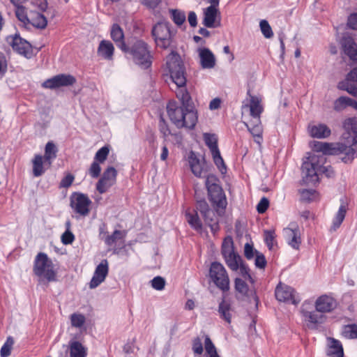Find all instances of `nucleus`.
Returning <instances> with one entry per match:
<instances>
[{
	"label": "nucleus",
	"mask_w": 357,
	"mask_h": 357,
	"mask_svg": "<svg viewBox=\"0 0 357 357\" xmlns=\"http://www.w3.org/2000/svg\"><path fill=\"white\" fill-rule=\"evenodd\" d=\"M166 66L172 82L176 85V95L181 102L178 106L175 102H169L167 112L170 121L178 128L192 130L197 121V112L195 110L191 96L185 88V68L180 55L175 51L167 56Z\"/></svg>",
	"instance_id": "f257e3e1"
},
{
	"label": "nucleus",
	"mask_w": 357,
	"mask_h": 357,
	"mask_svg": "<svg viewBox=\"0 0 357 357\" xmlns=\"http://www.w3.org/2000/svg\"><path fill=\"white\" fill-rule=\"evenodd\" d=\"M344 132L342 139L349 145L342 142H335L333 155H342L341 160L344 163H351L357 156V119L348 118L342 123Z\"/></svg>",
	"instance_id": "f03ea898"
},
{
	"label": "nucleus",
	"mask_w": 357,
	"mask_h": 357,
	"mask_svg": "<svg viewBox=\"0 0 357 357\" xmlns=\"http://www.w3.org/2000/svg\"><path fill=\"white\" fill-rule=\"evenodd\" d=\"M123 52L128 54L133 63L141 69L147 70L151 67L153 56L149 45L145 41L137 40Z\"/></svg>",
	"instance_id": "7ed1b4c3"
},
{
	"label": "nucleus",
	"mask_w": 357,
	"mask_h": 357,
	"mask_svg": "<svg viewBox=\"0 0 357 357\" xmlns=\"http://www.w3.org/2000/svg\"><path fill=\"white\" fill-rule=\"evenodd\" d=\"M205 185L208 192V199L212 206L218 208L225 209L227 202L225 194L220 184L219 178L214 174H208Z\"/></svg>",
	"instance_id": "20e7f679"
},
{
	"label": "nucleus",
	"mask_w": 357,
	"mask_h": 357,
	"mask_svg": "<svg viewBox=\"0 0 357 357\" xmlns=\"http://www.w3.org/2000/svg\"><path fill=\"white\" fill-rule=\"evenodd\" d=\"M33 273L39 278V281L47 282L56 281V273L54 269L52 261L44 252L38 253L34 260Z\"/></svg>",
	"instance_id": "39448f33"
},
{
	"label": "nucleus",
	"mask_w": 357,
	"mask_h": 357,
	"mask_svg": "<svg viewBox=\"0 0 357 357\" xmlns=\"http://www.w3.org/2000/svg\"><path fill=\"white\" fill-rule=\"evenodd\" d=\"M176 31L172 29L169 22H160L153 25L151 29L153 36L157 47L166 50L173 43Z\"/></svg>",
	"instance_id": "423d86ee"
},
{
	"label": "nucleus",
	"mask_w": 357,
	"mask_h": 357,
	"mask_svg": "<svg viewBox=\"0 0 357 357\" xmlns=\"http://www.w3.org/2000/svg\"><path fill=\"white\" fill-rule=\"evenodd\" d=\"M221 254L227 266L233 271L238 270L241 261V257L235 252L234 241L231 236L225 238L222 243Z\"/></svg>",
	"instance_id": "0eeeda50"
},
{
	"label": "nucleus",
	"mask_w": 357,
	"mask_h": 357,
	"mask_svg": "<svg viewBox=\"0 0 357 357\" xmlns=\"http://www.w3.org/2000/svg\"><path fill=\"white\" fill-rule=\"evenodd\" d=\"M318 155L314 154L302 165V181L305 185H314L319 181V168Z\"/></svg>",
	"instance_id": "6e6552de"
},
{
	"label": "nucleus",
	"mask_w": 357,
	"mask_h": 357,
	"mask_svg": "<svg viewBox=\"0 0 357 357\" xmlns=\"http://www.w3.org/2000/svg\"><path fill=\"white\" fill-rule=\"evenodd\" d=\"M209 277L215 286L222 291L229 289V278L224 266L217 261L212 262L209 269Z\"/></svg>",
	"instance_id": "1a4fd4ad"
},
{
	"label": "nucleus",
	"mask_w": 357,
	"mask_h": 357,
	"mask_svg": "<svg viewBox=\"0 0 357 357\" xmlns=\"http://www.w3.org/2000/svg\"><path fill=\"white\" fill-rule=\"evenodd\" d=\"M203 138L206 145L208 147L211 153L215 165L222 174H225L227 167L218 149V137L216 135L205 132L203 135Z\"/></svg>",
	"instance_id": "9d476101"
},
{
	"label": "nucleus",
	"mask_w": 357,
	"mask_h": 357,
	"mask_svg": "<svg viewBox=\"0 0 357 357\" xmlns=\"http://www.w3.org/2000/svg\"><path fill=\"white\" fill-rule=\"evenodd\" d=\"M70 206L75 213L83 217L89 215L92 202L86 195L73 192L70 197Z\"/></svg>",
	"instance_id": "9b49d317"
},
{
	"label": "nucleus",
	"mask_w": 357,
	"mask_h": 357,
	"mask_svg": "<svg viewBox=\"0 0 357 357\" xmlns=\"http://www.w3.org/2000/svg\"><path fill=\"white\" fill-rule=\"evenodd\" d=\"M275 296L280 302L296 305L301 301V298L295 289L290 286L280 282L275 288Z\"/></svg>",
	"instance_id": "f8f14e48"
},
{
	"label": "nucleus",
	"mask_w": 357,
	"mask_h": 357,
	"mask_svg": "<svg viewBox=\"0 0 357 357\" xmlns=\"http://www.w3.org/2000/svg\"><path fill=\"white\" fill-rule=\"evenodd\" d=\"M6 41L12 47L13 50L19 54L23 55L26 58L31 57L32 54L31 45L19 35L15 34L14 36H8Z\"/></svg>",
	"instance_id": "ddd939ff"
},
{
	"label": "nucleus",
	"mask_w": 357,
	"mask_h": 357,
	"mask_svg": "<svg viewBox=\"0 0 357 357\" xmlns=\"http://www.w3.org/2000/svg\"><path fill=\"white\" fill-rule=\"evenodd\" d=\"M76 82L74 76L69 74H59L46 79L42 86L45 89H55L62 86H70Z\"/></svg>",
	"instance_id": "4468645a"
},
{
	"label": "nucleus",
	"mask_w": 357,
	"mask_h": 357,
	"mask_svg": "<svg viewBox=\"0 0 357 357\" xmlns=\"http://www.w3.org/2000/svg\"><path fill=\"white\" fill-rule=\"evenodd\" d=\"M117 171L113 167L107 168L101 178L96 183V190L99 193L103 194L111 188L116 181Z\"/></svg>",
	"instance_id": "2eb2a0df"
},
{
	"label": "nucleus",
	"mask_w": 357,
	"mask_h": 357,
	"mask_svg": "<svg viewBox=\"0 0 357 357\" xmlns=\"http://www.w3.org/2000/svg\"><path fill=\"white\" fill-rule=\"evenodd\" d=\"M284 235L289 245L295 250H298L301 243V231L298 225L291 222L283 230Z\"/></svg>",
	"instance_id": "dca6fc26"
},
{
	"label": "nucleus",
	"mask_w": 357,
	"mask_h": 357,
	"mask_svg": "<svg viewBox=\"0 0 357 357\" xmlns=\"http://www.w3.org/2000/svg\"><path fill=\"white\" fill-rule=\"evenodd\" d=\"M109 271V264L107 259H102L96 266L93 275L89 282V287L95 289L105 280Z\"/></svg>",
	"instance_id": "f3484780"
},
{
	"label": "nucleus",
	"mask_w": 357,
	"mask_h": 357,
	"mask_svg": "<svg viewBox=\"0 0 357 357\" xmlns=\"http://www.w3.org/2000/svg\"><path fill=\"white\" fill-rule=\"evenodd\" d=\"M310 302L305 301L303 303V307L301 308V312L302 316L304 317L305 321L307 323L309 328H314L319 324H323L326 317L323 314L322 312L315 310L308 311L303 308V306Z\"/></svg>",
	"instance_id": "a211bd4d"
},
{
	"label": "nucleus",
	"mask_w": 357,
	"mask_h": 357,
	"mask_svg": "<svg viewBox=\"0 0 357 357\" xmlns=\"http://www.w3.org/2000/svg\"><path fill=\"white\" fill-rule=\"evenodd\" d=\"M338 88L357 96V67L354 68L346 76L344 81L339 82Z\"/></svg>",
	"instance_id": "6ab92c4d"
},
{
	"label": "nucleus",
	"mask_w": 357,
	"mask_h": 357,
	"mask_svg": "<svg viewBox=\"0 0 357 357\" xmlns=\"http://www.w3.org/2000/svg\"><path fill=\"white\" fill-rule=\"evenodd\" d=\"M337 306V302L333 296L323 294L319 296L314 303L315 309L324 313L333 312Z\"/></svg>",
	"instance_id": "aec40b11"
},
{
	"label": "nucleus",
	"mask_w": 357,
	"mask_h": 357,
	"mask_svg": "<svg viewBox=\"0 0 357 357\" xmlns=\"http://www.w3.org/2000/svg\"><path fill=\"white\" fill-rule=\"evenodd\" d=\"M188 162L192 173L196 177L202 178L206 176L204 174L206 164L204 160H201L193 151H191L188 155Z\"/></svg>",
	"instance_id": "412c9836"
},
{
	"label": "nucleus",
	"mask_w": 357,
	"mask_h": 357,
	"mask_svg": "<svg viewBox=\"0 0 357 357\" xmlns=\"http://www.w3.org/2000/svg\"><path fill=\"white\" fill-rule=\"evenodd\" d=\"M220 14L218 9L213 6H208L204 10L202 23L207 28H216L220 26V20H216Z\"/></svg>",
	"instance_id": "4be33fe9"
},
{
	"label": "nucleus",
	"mask_w": 357,
	"mask_h": 357,
	"mask_svg": "<svg viewBox=\"0 0 357 357\" xmlns=\"http://www.w3.org/2000/svg\"><path fill=\"white\" fill-rule=\"evenodd\" d=\"M197 51L202 68L203 69L213 68L216 63L213 53L207 47H199Z\"/></svg>",
	"instance_id": "5701e85b"
},
{
	"label": "nucleus",
	"mask_w": 357,
	"mask_h": 357,
	"mask_svg": "<svg viewBox=\"0 0 357 357\" xmlns=\"http://www.w3.org/2000/svg\"><path fill=\"white\" fill-rule=\"evenodd\" d=\"M307 132L312 138L326 139L331 135V128L324 123L310 124Z\"/></svg>",
	"instance_id": "b1692460"
},
{
	"label": "nucleus",
	"mask_w": 357,
	"mask_h": 357,
	"mask_svg": "<svg viewBox=\"0 0 357 357\" xmlns=\"http://www.w3.org/2000/svg\"><path fill=\"white\" fill-rule=\"evenodd\" d=\"M341 45L344 54L349 56L350 60L357 63V45L354 40L349 36L343 37Z\"/></svg>",
	"instance_id": "393cba45"
},
{
	"label": "nucleus",
	"mask_w": 357,
	"mask_h": 357,
	"mask_svg": "<svg viewBox=\"0 0 357 357\" xmlns=\"http://www.w3.org/2000/svg\"><path fill=\"white\" fill-rule=\"evenodd\" d=\"M110 36L116 46L123 52L127 50V45L124 41V33L118 24H114L110 29Z\"/></svg>",
	"instance_id": "a878e982"
},
{
	"label": "nucleus",
	"mask_w": 357,
	"mask_h": 357,
	"mask_svg": "<svg viewBox=\"0 0 357 357\" xmlns=\"http://www.w3.org/2000/svg\"><path fill=\"white\" fill-rule=\"evenodd\" d=\"M114 47L109 40H102L100 42L97 54L100 58L111 61L113 59Z\"/></svg>",
	"instance_id": "bb28decb"
},
{
	"label": "nucleus",
	"mask_w": 357,
	"mask_h": 357,
	"mask_svg": "<svg viewBox=\"0 0 357 357\" xmlns=\"http://www.w3.org/2000/svg\"><path fill=\"white\" fill-rule=\"evenodd\" d=\"M248 94L250 97V116L255 119L256 121H259L260 119V115L263 112V107L261 105V99L256 96H251L250 91H248Z\"/></svg>",
	"instance_id": "cd10ccee"
},
{
	"label": "nucleus",
	"mask_w": 357,
	"mask_h": 357,
	"mask_svg": "<svg viewBox=\"0 0 357 357\" xmlns=\"http://www.w3.org/2000/svg\"><path fill=\"white\" fill-rule=\"evenodd\" d=\"M245 126L255 138V142L259 145H261L262 142L263 129L260 119H259V121H256L255 119H252L250 123H245Z\"/></svg>",
	"instance_id": "c85d7f7f"
},
{
	"label": "nucleus",
	"mask_w": 357,
	"mask_h": 357,
	"mask_svg": "<svg viewBox=\"0 0 357 357\" xmlns=\"http://www.w3.org/2000/svg\"><path fill=\"white\" fill-rule=\"evenodd\" d=\"M335 142H325L314 141L311 144V147L314 152L322 153L324 155H333Z\"/></svg>",
	"instance_id": "c756f323"
},
{
	"label": "nucleus",
	"mask_w": 357,
	"mask_h": 357,
	"mask_svg": "<svg viewBox=\"0 0 357 357\" xmlns=\"http://www.w3.org/2000/svg\"><path fill=\"white\" fill-rule=\"evenodd\" d=\"M234 283L235 289L238 294L245 297H249L250 294L253 296L254 300L257 303L258 302V297L256 293L249 290L248 285L244 280L237 278L235 279Z\"/></svg>",
	"instance_id": "7c9ffc66"
},
{
	"label": "nucleus",
	"mask_w": 357,
	"mask_h": 357,
	"mask_svg": "<svg viewBox=\"0 0 357 357\" xmlns=\"http://www.w3.org/2000/svg\"><path fill=\"white\" fill-rule=\"evenodd\" d=\"M45 165H47V162H45V160L41 155H35L32 159L33 175L35 177L42 176L46 170L45 168Z\"/></svg>",
	"instance_id": "2f4dec72"
},
{
	"label": "nucleus",
	"mask_w": 357,
	"mask_h": 357,
	"mask_svg": "<svg viewBox=\"0 0 357 357\" xmlns=\"http://www.w3.org/2000/svg\"><path fill=\"white\" fill-rule=\"evenodd\" d=\"M185 215L188 223L193 229L196 231L202 230V223L197 211L188 209L185 211Z\"/></svg>",
	"instance_id": "473e14b6"
},
{
	"label": "nucleus",
	"mask_w": 357,
	"mask_h": 357,
	"mask_svg": "<svg viewBox=\"0 0 357 357\" xmlns=\"http://www.w3.org/2000/svg\"><path fill=\"white\" fill-rule=\"evenodd\" d=\"M231 306L230 302L223 298L219 303L218 312L220 314V318L224 319L228 324H230L231 321Z\"/></svg>",
	"instance_id": "72a5a7b5"
},
{
	"label": "nucleus",
	"mask_w": 357,
	"mask_h": 357,
	"mask_svg": "<svg viewBox=\"0 0 357 357\" xmlns=\"http://www.w3.org/2000/svg\"><path fill=\"white\" fill-rule=\"evenodd\" d=\"M58 149L53 142H48L45 147V155L43 157L45 162H47L48 167H50L53 160L56 158Z\"/></svg>",
	"instance_id": "f704fd0d"
},
{
	"label": "nucleus",
	"mask_w": 357,
	"mask_h": 357,
	"mask_svg": "<svg viewBox=\"0 0 357 357\" xmlns=\"http://www.w3.org/2000/svg\"><path fill=\"white\" fill-rule=\"evenodd\" d=\"M47 20L46 17L39 13H31L29 15V21L27 24H31L38 29H45L47 26Z\"/></svg>",
	"instance_id": "c9c22d12"
},
{
	"label": "nucleus",
	"mask_w": 357,
	"mask_h": 357,
	"mask_svg": "<svg viewBox=\"0 0 357 357\" xmlns=\"http://www.w3.org/2000/svg\"><path fill=\"white\" fill-rule=\"evenodd\" d=\"M356 101L346 96H341L334 102V109L340 112L347 108L351 107L356 109Z\"/></svg>",
	"instance_id": "e433bc0d"
},
{
	"label": "nucleus",
	"mask_w": 357,
	"mask_h": 357,
	"mask_svg": "<svg viewBox=\"0 0 357 357\" xmlns=\"http://www.w3.org/2000/svg\"><path fill=\"white\" fill-rule=\"evenodd\" d=\"M70 357H86L85 347L78 341H70L69 343Z\"/></svg>",
	"instance_id": "4c0bfd02"
},
{
	"label": "nucleus",
	"mask_w": 357,
	"mask_h": 357,
	"mask_svg": "<svg viewBox=\"0 0 357 357\" xmlns=\"http://www.w3.org/2000/svg\"><path fill=\"white\" fill-rule=\"evenodd\" d=\"M206 224L210 227L211 232L215 235L220 230L219 218L213 211V215L207 213L203 216Z\"/></svg>",
	"instance_id": "58836bf2"
},
{
	"label": "nucleus",
	"mask_w": 357,
	"mask_h": 357,
	"mask_svg": "<svg viewBox=\"0 0 357 357\" xmlns=\"http://www.w3.org/2000/svg\"><path fill=\"white\" fill-rule=\"evenodd\" d=\"M347 209V208L346 205L342 202L333 220V225L331 227L333 230H336L342 225V222L345 218Z\"/></svg>",
	"instance_id": "ea45409f"
},
{
	"label": "nucleus",
	"mask_w": 357,
	"mask_h": 357,
	"mask_svg": "<svg viewBox=\"0 0 357 357\" xmlns=\"http://www.w3.org/2000/svg\"><path fill=\"white\" fill-rule=\"evenodd\" d=\"M298 192L301 195V200L303 202L310 203L316 201L319 198V193L313 189H301Z\"/></svg>",
	"instance_id": "a19ab883"
},
{
	"label": "nucleus",
	"mask_w": 357,
	"mask_h": 357,
	"mask_svg": "<svg viewBox=\"0 0 357 357\" xmlns=\"http://www.w3.org/2000/svg\"><path fill=\"white\" fill-rule=\"evenodd\" d=\"M319 159V175L325 174L327 177H333L334 176V170L331 165L324 166L326 162V158L324 155H318Z\"/></svg>",
	"instance_id": "79ce46f5"
},
{
	"label": "nucleus",
	"mask_w": 357,
	"mask_h": 357,
	"mask_svg": "<svg viewBox=\"0 0 357 357\" xmlns=\"http://www.w3.org/2000/svg\"><path fill=\"white\" fill-rule=\"evenodd\" d=\"M342 335L347 339H357V325L351 324L343 326Z\"/></svg>",
	"instance_id": "37998d69"
},
{
	"label": "nucleus",
	"mask_w": 357,
	"mask_h": 357,
	"mask_svg": "<svg viewBox=\"0 0 357 357\" xmlns=\"http://www.w3.org/2000/svg\"><path fill=\"white\" fill-rule=\"evenodd\" d=\"M328 355H333L334 357H344L343 347L339 340L333 339Z\"/></svg>",
	"instance_id": "c03bdc74"
},
{
	"label": "nucleus",
	"mask_w": 357,
	"mask_h": 357,
	"mask_svg": "<svg viewBox=\"0 0 357 357\" xmlns=\"http://www.w3.org/2000/svg\"><path fill=\"white\" fill-rule=\"evenodd\" d=\"M204 346L207 354L206 357H220L218 354L216 347L208 335L205 336Z\"/></svg>",
	"instance_id": "a18cd8bd"
},
{
	"label": "nucleus",
	"mask_w": 357,
	"mask_h": 357,
	"mask_svg": "<svg viewBox=\"0 0 357 357\" xmlns=\"http://www.w3.org/2000/svg\"><path fill=\"white\" fill-rule=\"evenodd\" d=\"M126 234L124 232L120 230H115L112 234L106 235L105 237V243L108 246H112L119 239H122L125 237Z\"/></svg>",
	"instance_id": "49530a36"
},
{
	"label": "nucleus",
	"mask_w": 357,
	"mask_h": 357,
	"mask_svg": "<svg viewBox=\"0 0 357 357\" xmlns=\"http://www.w3.org/2000/svg\"><path fill=\"white\" fill-rule=\"evenodd\" d=\"M86 321L85 316L80 313H73L70 315V322L72 326L75 328H82Z\"/></svg>",
	"instance_id": "de8ad7c7"
},
{
	"label": "nucleus",
	"mask_w": 357,
	"mask_h": 357,
	"mask_svg": "<svg viewBox=\"0 0 357 357\" xmlns=\"http://www.w3.org/2000/svg\"><path fill=\"white\" fill-rule=\"evenodd\" d=\"M169 12L172 15L173 22L178 26L183 24L185 21V15L184 12L177 9H171Z\"/></svg>",
	"instance_id": "09e8293b"
},
{
	"label": "nucleus",
	"mask_w": 357,
	"mask_h": 357,
	"mask_svg": "<svg viewBox=\"0 0 357 357\" xmlns=\"http://www.w3.org/2000/svg\"><path fill=\"white\" fill-rule=\"evenodd\" d=\"M259 26L263 36L266 38H270L273 36L272 29L266 20H261L259 22Z\"/></svg>",
	"instance_id": "8fccbe9b"
},
{
	"label": "nucleus",
	"mask_w": 357,
	"mask_h": 357,
	"mask_svg": "<svg viewBox=\"0 0 357 357\" xmlns=\"http://www.w3.org/2000/svg\"><path fill=\"white\" fill-rule=\"evenodd\" d=\"M13 343V339L11 337H8L1 348L0 353L1 357H8L10 356Z\"/></svg>",
	"instance_id": "3c124183"
},
{
	"label": "nucleus",
	"mask_w": 357,
	"mask_h": 357,
	"mask_svg": "<svg viewBox=\"0 0 357 357\" xmlns=\"http://www.w3.org/2000/svg\"><path fill=\"white\" fill-rule=\"evenodd\" d=\"M15 15L17 19L24 24H27L29 21V17L27 16L25 8L22 6H17Z\"/></svg>",
	"instance_id": "603ef678"
},
{
	"label": "nucleus",
	"mask_w": 357,
	"mask_h": 357,
	"mask_svg": "<svg viewBox=\"0 0 357 357\" xmlns=\"http://www.w3.org/2000/svg\"><path fill=\"white\" fill-rule=\"evenodd\" d=\"M109 147L105 146L100 148L96 153L94 157V160L98 162H103L106 159L109 154Z\"/></svg>",
	"instance_id": "864d4df0"
},
{
	"label": "nucleus",
	"mask_w": 357,
	"mask_h": 357,
	"mask_svg": "<svg viewBox=\"0 0 357 357\" xmlns=\"http://www.w3.org/2000/svg\"><path fill=\"white\" fill-rule=\"evenodd\" d=\"M159 130L163 137L166 139L169 135H171V130L169 128L167 123L165 121L162 116H160L159 121Z\"/></svg>",
	"instance_id": "5fc2aeb1"
},
{
	"label": "nucleus",
	"mask_w": 357,
	"mask_h": 357,
	"mask_svg": "<svg viewBox=\"0 0 357 357\" xmlns=\"http://www.w3.org/2000/svg\"><path fill=\"white\" fill-rule=\"evenodd\" d=\"M151 287L158 291H161L165 288V280L160 276H156L151 280Z\"/></svg>",
	"instance_id": "6e6d98bb"
},
{
	"label": "nucleus",
	"mask_w": 357,
	"mask_h": 357,
	"mask_svg": "<svg viewBox=\"0 0 357 357\" xmlns=\"http://www.w3.org/2000/svg\"><path fill=\"white\" fill-rule=\"evenodd\" d=\"M264 241L268 249L271 250L274 245L275 231L273 230H265Z\"/></svg>",
	"instance_id": "4d7b16f0"
},
{
	"label": "nucleus",
	"mask_w": 357,
	"mask_h": 357,
	"mask_svg": "<svg viewBox=\"0 0 357 357\" xmlns=\"http://www.w3.org/2000/svg\"><path fill=\"white\" fill-rule=\"evenodd\" d=\"M197 209L201 213L202 216L208 213L209 214L213 215V210L209 208L208 204L205 200H200L197 202Z\"/></svg>",
	"instance_id": "13d9d810"
},
{
	"label": "nucleus",
	"mask_w": 357,
	"mask_h": 357,
	"mask_svg": "<svg viewBox=\"0 0 357 357\" xmlns=\"http://www.w3.org/2000/svg\"><path fill=\"white\" fill-rule=\"evenodd\" d=\"M192 349L195 354L202 355L204 351L203 344L199 337H195L192 340Z\"/></svg>",
	"instance_id": "bf43d9fd"
},
{
	"label": "nucleus",
	"mask_w": 357,
	"mask_h": 357,
	"mask_svg": "<svg viewBox=\"0 0 357 357\" xmlns=\"http://www.w3.org/2000/svg\"><path fill=\"white\" fill-rule=\"evenodd\" d=\"M101 168L99 162L94 160L91 165L89 174L92 178H98L100 176Z\"/></svg>",
	"instance_id": "052dcab7"
},
{
	"label": "nucleus",
	"mask_w": 357,
	"mask_h": 357,
	"mask_svg": "<svg viewBox=\"0 0 357 357\" xmlns=\"http://www.w3.org/2000/svg\"><path fill=\"white\" fill-rule=\"evenodd\" d=\"M255 252H256V257H255V266L259 268H264L266 266V260L265 256L263 254H261L257 251H255Z\"/></svg>",
	"instance_id": "680f3d73"
},
{
	"label": "nucleus",
	"mask_w": 357,
	"mask_h": 357,
	"mask_svg": "<svg viewBox=\"0 0 357 357\" xmlns=\"http://www.w3.org/2000/svg\"><path fill=\"white\" fill-rule=\"evenodd\" d=\"M239 271L241 275L245 279L249 280L251 282H253V279L250 274V269L248 266L243 263L242 261L239 266Z\"/></svg>",
	"instance_id": "e2e57ef3"
},
{
	"label": "nucleus",
	"mask_w": 357,
	"mask_h": 357,
	"mask_svg": "<svg viewBox=\"0 0 357 357\" xmlns=\"http://www.w3.org/2000/svg\"><path fill=\"white\" fill-rule=\"evenodd\" d=\"M74 179H75V177L73 174H68L61 179V181L59 183V188H69L72 185Z\"/></svg>",
	"instance_id": "0e129e2a"
},
{
	"label": "nucleus",
	"mask_w": 357,
	"mask_h": 357,
	"mask_svg": "<svg viewBox=\"0 0 357 357\" xmlns=\"http://www.w3.org/2000/svg\"><path fill=\"white\" fill-rule=\"evenodd\" d=\"M269 206L268 199L264 197H262L257 206V210L259 213H264Z\"/></svg>",
	"instance_id": "69168bd1"
},
{
	"label": "nucleus",
	"mask_w": 357,
	"mask_h": 357,
	"mask_svg": "<svg viewBox=\"0 0 357 357\" xmlns=\"http://www.w3.org/2000/svg\"><path fill=\"white\" fill-rule=\"evenodd\" d=\"M75 240V236L70 231H66L61 235V242L64 245L71 244Z\"/></svg>",
	"instance_id": "338daca9"
},
{
	"label": "nucleus",
	"mask_w": 357,
	"mask_h": 357,
	"mask_svg": "<svg viewBox=\"0 0 357 357\" xmlns=\"http://www.w3.org/2000/svg\"><path fill=\"white\" fill-rule=\"evenodd\" d=\"M347 25L351 29L357 30V13H353L349 16Z\"/></svg>",
	"instance_id": "774afa93"
}]
</instances>
